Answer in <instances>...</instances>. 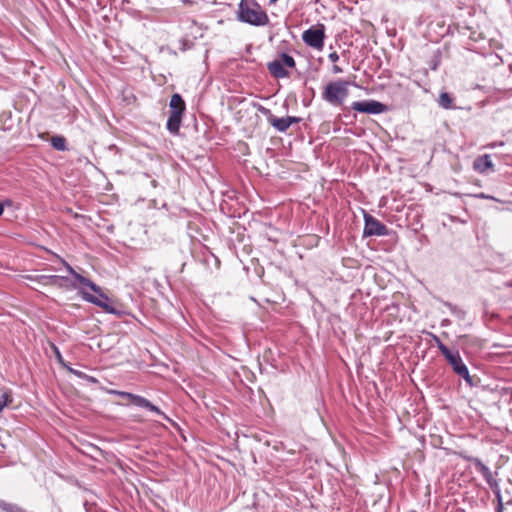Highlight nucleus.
Listing matches in <instances>:
<instances>
[{"instance_id": "423d86ee", "label": "nucleus", "mask_w": 512, "mask_h": 512, "mask_svg": "<svg viewBox=\"0 0 512 512\" xmlns=\"http://www.w3.org/2000/svg\"><path fill=\"white\" fill-rule=\"evenodd\" d=\"M304 44L315 51H322L325 46L326 27L322 23L311 25L302 33Z\"/></svg>"}, {"instance_id": "aec40b11", "label": "nucleus", "mask_w": 512, "mask_h": 512, "mask_svg": "<svg viewBox=\"0 0 512 512\" xmlns=\"http://www.w3.org/2000/svg\"><path fill=\"white\" fill-rule=\"evenodd\" d=\"M443 304H444V306H446L450 310V312L455 317H457L460 320H464L465 319L466 312L462 308H460L457 305H454V304H452L450 302H447V301L443 302Z\"/></svg>"}, {"instance_id": "0eeeda50", "label": "nucleus", "mask_w": 512, "mask_h": 512, "mask_svg": "<svg viewBox=\"0 0 512 512\" xmlns=\"http://www.w3.org/2000/svg\"><path fill=\"white\" fill-rule=\"evenodd\" d=\"M109 394L117 395L121 398H126L131 401L132 404H134L137 407L144 408L150 412H153L159 416H161L164 420L171 422L172 420L156 405L151 403L148 399H146L143 396L133 394L126 391H119V390H109Z\"/></svg>"}, {"instance_id": "a878e982", "label": "nucleus", "mask_w": 512, "mask_h": 512, "mask_svg": "<svg viewBox=\"0 0 512 512\" xmlns=\"http://www.w3.org/2000/svg\"><path fill=\"white\" fill-rule=\"evenodd\" d=\"M328 58L331 62L335 63L339 60V55L337 54V52L334 51L328 55Z\"/></svg>"}, {"instance_id": "20e7f679", "label": "nucleus", "mask_w": 512, "mask_h": 512, "mask_svg": "<svg viewBox=\"0 0 512 512\" xmlns=\"http://www.w3.org/2000/svg\"><path fill=\"white\" fill-rule=\"evenodd\" d=\"M349 83L347 81H332L329 82L322 92V99L332 106H340L348 97Z\"/></svg>"}, {"instance_id": "9d476101", "label": "nucleus", "mask_w": 512, "mask_h": 512, "mask_svg": "<svg viewBox=\"0 0 512 512\" xmlns=\"http://www.w3.org/2000/svg\"><path fill=\"white\" fill-rule=\"evenodd\" d=\"M351 109L359 113L373 115L381 114L388 111L387 105L373 99L355 101L351 104Z\"/></svg>"}, {"instance_id": "4be33fe9", "label": "nucleus", "mask_w": 512, "mask_h": 512, "mask_svg": "<svg viewBox=\"0 0 512 512\" xmlns=\"http://www.w3.org/2000/svg\"><path fill=\"white\" fill-rule=\"evenodd\" d=\"M280 57L281 59L279 61L283 63L284 68L285 66L288 68H295L296 62L292 56L287 53H281Z\"/></svg>"}, {"instance_id": "5701e85b", "label": "nucleus", "mask_w": 512, "mask_h": 512, "mask_svg": "<svg viewBox=\"0 0 512 512\" xmlns=\"http://www.w3.org/2000/svg\"><path fill=\"white\" fill-rule=\"evenodd\" d=\"M439 64H440V55L438 54L433 57V60L431 61V64H430V68L432 70H437Z\"/></svg>"}, {"instance_id": "dca6fc26", "label": "nucleus", "mask_w": 512, "mask_h": 512, "mask_svg": "<svg viewBox=\"0 0 512 512\" xmlns=\"http://www.w3.org/2000/svg\"><path fill=\"white\" fill-rule=\"evenodd\" d=\"M51 146L57 151H66L68 150L67 141L64 136L56 135L53 136L50 140Z\"/></svg>"}, {"instance_id": "c756f323", "label": "nucleus", "mask_w": 512, "mask_h": 512, "mask_svg": "<svg viewBox=\"0 0 512 512\" xmlns=\"http://www.w3.org/2000/svg\"><path fill=\"white\" fill-rule=\"evenodd\" d=\"M332 71H333V73L338 74V73H342L343 70L338 65H333Z\"/></svg>"}, {"instance_id": "39448f33", "label": "nucleus", "mask_w": 512, "mask_h": 512, "mask_svg": "<svg viewBox=\"0 0 512 512\" xmlns=\"http://www.w3.org/2000/svg\"><path fill=\"white\" fill-rule=\"evenodd\" d=\"M453 372L462 378L469 387H476L480 383V378L476 375H470L469 369L463 362L458 350L452 351L445 357Z\"/></svg>"}, {"instance_id": "f257e3e1", "label": "nucleus", "mask_w": 512, "mask_h": 512, "mask_svg": "<svg viewBox=\"0 0 512 512\" xmlns=\"http://www.w3.org/2000/svg\"><path fill=\"white\" fill-rule=\"evenodd\" d=\"M237 20L252 26H265L269 17L256 0H241L236 12Z\"/></svg>"}, {"instance_id": "f8f14e48", "label": "nucleus", "mask_w": 512, "mask_h": 512, "mask_svg": "<svg viewBox=\"0 0 512 512\" xmlns=\"http://www.w3.org/2000/svg\"><path fill=\"white\" fill-rule=\"evenodd\" d=\"M473 169L481 174H488L496 171L490 155L488 154L478 156L473 162Z\"/></svg>"}, {"instance_id": "a211bd4d", "label": "nucleus", "mask_w": 512, "mask_h": 512, "mask_svg": "<svg viewBox=\"0 0 512 512\" xmlns=\"http://www.w3.org/2000/svg\"><path fill=\"white\" fill-rule=\"evenodd\" d=\"M454 98L451 94L447 92H441L438 99V104L443 109H452L453 108Z\"/></svg>"}, {"instance_id": "b1692460", "label": "nucleus", "mask_w": 512, "mask_h": 512, "mask_svg": "<svg viewBox=\"0 0 512 512\" xmlns=\"http://www.w3.org/2000/svg\"><path fill=\"white\" fill-rule=\"evenodd\" d=\"M8 397L9 396L6 393L2 394V396L0 397V412L7 405Z\"/></svg>"}, {"instance_id": "72a5a7b5", "label": "nucleus", "mask_w": 512, "mask_h": 512, "mask_svg": "<svg viewBox=\"0 0 512 512\" xmlns=\"http://www.w3.org/2000/svg\"><path fill=\"white\" fill-rule=\"evenodd\" d=\"M278 0H269L270 4H275Z\"/></svg>"}, {"instance_id": "c85d7f7f", "label": "nucleus", "mask_w": 512, "mask_h": 512, "mask_svg": "<svg viewBox=\"0 0 512 512\" xmlns=\"http://www.w3.org/2000/svg\"><path fill=\"white\" fill-rule=\"evenodd\" d=\"M54 349H55V353H56V357H57L58 361L60 363H63V359H62V356H61V353H60L59 349L57 347H54Z\"/></svg>"}, {"instance_id": "f03ea898", "label": "nucleus", "mask_w": 512, "mask_h": 512, "mask_svg": "<svg viewBox=\"0 0 512 512\" xmlns=\"http://www.w3.org/2000/svg\"><path fill=\"white\" fill-rule=\"evenodd\" d=\"M460 456L463 460L471 462L474 465L476 471L482 475V477L484 478V480L486 481L488 486L491 488V490L493 491L495 498L497 500L496 509H503L500 485H499V481L495 477L497 475V472L493 473L490 470V468L487 465H485L482 462V460L478 457L466 455L463 453H461Z\"/></svg>"}, {"instance_id": "1a4fd4ad", "label": "nucleus", "mask_w": 512, "mask_h": 512, "mask_svg": "<svg viewBox=\"0 0 512 512\" xmlns=\"http://www.w3.org/2000/svg\"><path fill=\"white\" fill-rule=\"evenodd\" d=\"M388 227L369 213H364L363 237L387 236Z\"/></svg>"}, {"instance_id": "2f4dec72", "label": "nucleus", "mask_w": 512, "mask_h": 512, "mask_svg": "<svg viewBox=\"0 0 512 512\" xmlns=\"http://www.w3.org/2000/svg\"><path fill=\"white\" fill-rule=\"evenodd\" d=\"M448 323H449V321H448V320H443V321H442V326H446Z\"/></svg>"}, {"instance_id": "4468645a", "label": "nucleus", "mask_w": 512, "mask_h": 512, "mask_svg": "<svg viewBox=\"0 0 512 512\" xmlns=\"http://www.w3.org/2000/svg\"><path fill=\"white\" fill-rule=\"evenodd\" d=\"M269 73L276 79L289 76V72L283 67V63L279 60H273L267 64Z\"/></svg>"}, {"instance_id": "412c9836", "label": "nucleus", "mask_w": 512, "mask_h": 512, "mask_svg": "<svg viewBox=\"0 0 512 512\" xmlns=\"http://www.w3.org/2000/svg\"><path fill=\"white\" fill-rule=\"evenodd\" d=\"M432 336V339H433V342L435 343V345L437 346V348L439 349V351L441 352V354L444 356V358L446 356H448L452 350H450L441 340L440 338L437 336V335H434V334H431Z\"/></svg>"}, {"instance_id": "bb28decb", "label": "nucleus", "mask_w": 512, "mask_h": 512, "mask_svg": "<svg viewBox=\"0 0 512 512\" xmlns=\"http://www.w3.org/2000/svg\"><path fill=\"white\" fill-rule=\"evenodd\" d=\"M69 371H70L71 373H73L74 375H76L77 377L82 378V379H83V378H84V376H85V373H84V372H81V371H79V370H75V369L69 368Z\"/></svg>"}, {"instance_id": "cd10ccee", "label": "nucleus", "mask_w": 512, "mask_h": 512, "mask_svg": "<svg viewBox=\"0 0 512 512\" xmlns=\"http://www.w3.org/2000/svg\"><path fill=\"white\" fill-rule=\"evenodd\" d=\"M83 379H85V380H87L88 382H91V383H97L98 382V380L95 377L87 375V374H85Z\"/></svg>"}, {"instance_id": "f704fd0d", "label": "nucleus", "mask_w": 512, "mask_h": 512, "mask_svg": "<svg viewBox=\"0 0 512 512\" xmlns=\"http://www.w3.org/2000/svg\"><path fill=\"white\" fill-rule=\"evenodd\" d=\"M507 505H511L512 506V498L507 502Z\"/></svg>"}, {"instance_id": "393cba45", "label": "nucleus", "mask_w": 512, "mask_h": 512, "mask_svg": "<svg viewBox=\"0 0 512 512\" xmlns=\"http://www.w3.org/2000/svg\"><path fill=\"white\" fill-rule=\"evenodd\" d=\"M287 119H288V122H289V125L291 126L292 124H296V123H299L301 122V118L300 117H296V116H287Z\"/></svg>"}, {"instance_id": "2eb2a0df", "label": "nucleus", "mask_w": 512, "mask_h": 512, "mask_svg": "<svg viewBox=\"0 0 512 512\" xmlns=\"http://www.w3.org/2000/svg\"><path fill=\"white\" fill-rule=\"evenodd\" d=\"M458 33L467 36L473 42H478L483 39V35L477 29L468 25H457Z\"/></svg>"}, {"instance_id": "7c9ffc66", "label": "nucleus", "mask_w": 512, "mask_h": 512, "mask_svg": "<svg viewBox=\"0 0 512 512\" xmlns=\"http://www.w3.org/2000/svg\"><path fill=\"white\" fill-rule=\"evenodd\" d=\"M4 213V205L0 202V216Z\"/></svg>"}, {"instance_id": "473e14b6", "label": "nucleus", "mask_w": 512, "mask_h": 512, "mask_svg": "<svg viewBox=\"0 0 512 512\" xmlns=\"http://www.w3.org/2000/svg\"><path fill=\"white\" fill-rule=\"evenodd\" d=\"M479 197H480V198H485V199H486V198H488V196H486L484 193H481V194L479 195Z\"/></svg>"}, {"instance_id": "6e6552de", "label": "nucleus", "mask_w": 512, "mask_h": 512, "mask_svg": "<svg viewBox=\"0 0 512 512\" xmlns=\"http://www.w3.org/2000/svg\"><path fill=\"white\" fill-rule=\"evenodd\" d=\"M82 298L92 303L100 308H102L106 313L121 316L124 315L125 312L123 310L117 309L114 306L110 304V299L107 295H105L102 290L100 289V292H95L98 296H95L91 293L81 291Z\"/></svg>"}, {"instance_id": "9b49d317", "label": "nucleus", "mask_w": 512, "mask_h": 512, "mask_svg": "<svg viewBox=\"0 0 512 512\" xmlns=\"http://www.w3.org/2000/svg\"><path fill=\"white\" fill-rule=\"evenodd\" d=\"M256 106L258 111L266 117L267 122L278 132L285 133L289 129L290 125L287 117L278 118L271 112L270 109L260 104H257Z\"/></svg>"}, {"instance_id": "7ed1b4c3", "label": "nucleus", "mask_w": 512, "mask_h": 512, "mask_svg": "<svg viewBox=\"0 0 512 512\" xmlns=\"http://www.w3.org/2000/svg\"><path fill=\"white\" fill-rule=\"evenodd\" d=\"M169 108L170 115L166 123V128L171 134L178 135L182 122V116L186 110L185 101L179 93H174L171 96Z\"/></svg>"}, {"instance_id": "f3484780", "label": "nucleus", "mask_w": 512, "mask_h": 512, "mask_svg": "<svg viewBox=\"0 0 512 512\" xmlns=\"http://www.w3.org/2000/svg\"><path fill=\"white\" fill-rule=\"evenodd\" d=\"M0 510L2 512H27L24 508L18 504L7 502L0 499Z\"/></svg>"}, {"instance_id": "6ab92c4d", "label": "nucleus", "mask_w": 512, "mask_h": 512, "mask_svg": "<svg viewBox=\"0 0 512 512\" xmlns=\"http://www.w3.org/2000/svg\"><path fill=\"white\" fill-rule=\"evenodd\" d=\"M37 280L43 284L57 285L60 280H67L64 276L59 275H40Z\"/></svg>"}, {"instance_id": "ddd939ff", "label": "nucleus", "mask_w": 512, "mask_h": 512, "mask_svg": "<svg viewBox=\"0 0 512 512\" xmlns=\"http://www.w3.org/2000/svg\"><path fill=\"white\" fill-rule=\"evenodd\" d=\"M61 261L66 270L69 272V274L72 275L73 278L76 281H78L81 285L90 288L93 292H100V287L96 285L93 281L76 272L74 268L64 259H61Z\"/></svg>"}, {"instance_id": "c9c22d12", "label": "nucleus", "mask_w": 512, "mask_h": 512, "mask_svg": "<svg viewBox=\"0 0 512 512\" xmlns=\"http://www.w3.org/2000/svg\"><path fill=\"white\" fill-rule=\"evenodd\" d=\"M497 512H503V509H496Z\"/></svg>"}]
</instances>
